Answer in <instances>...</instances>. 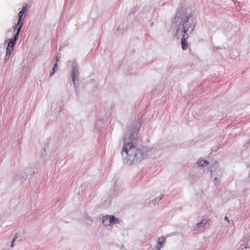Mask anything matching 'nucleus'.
I'll use <instances>...</instances> for the list:
<instances>
[{
    "label": "nucleus",
    "mask_w": 250,
    "mask_h": 250,
    "mask_svg": "<svg viewBox=\"0 0 250 250\" xmlns=\"http://www.w3.org/2000/svg\"><path fill=\"white\" fill-rule=\"evenodd\" d=\"M124 144L122 149V155L125 153L129 157L128 159L137 158L138 155H142V152L134 145L135 139L133 134L126 135L124 139Z\"/></svg>",
    "instance_id": "obj_1"
},
{
    "label": "nucleus",
    "mask_w": 250,
    "mask_h": 250,
    "mask_svg": "<svg viewBox=\"0 0 250 250\" xmlns=\"http://www.w3.org/2000/svg\"><path fill=\"white\" fill-rule=\"evenodd\" d=\"M22 27V23L18 27L17 33L15 34L13 40H10V42H9L8 45L6 48V55H10L14 50V46L15 45V42L18 40L19 36V33L21 31V29Z\"/></svg>",
    "instance_id": "obj_2"
},
{
    "label": "nucleus",
    "mask_w": 250,
    "mask_h": 250,
    "mask_svg": "<svg viewBox=\"0 0 250 250\" xmlns=\"http://www.w3.org/2000/svg\"><path fill=\"white\" fill-rule=\"evenodd\" d=\"M119 222L118 220L112 215H106L103 218V223L106 226H112L113 224Z\"/></svg>",
    "instance_id": "obj_3"
},
{
    "label": "nucleus",
    "mask_w": 250,
    "mask_h": 250,
    "mask_svg": "<svg viewBox=\"0 0 250 250\" xmlns=\"http://www.w3.org/2000/svg\"><path fill=\"white\" fill-rule=\"evenodd\" d=\"M187 22L183 24V37L181 39V47L183 50H186L188 48V44L187 40L188 38V35L186 34L187 30L186 29Z\"/></svg>",
    "instance_id": "obj_4"
},
{
    "label": "nucleus",
    "mask_w": 250,
    "mask_h": 250,
    "mask_svg": "<svg viewBox=\"0 0 250 250\" xmlns=\"http://www.w3.org/2000/svg\"><path fill=\"white\" fill-rule=\"evenodd\" d=\"M26 6H23L22 7V8L21 9V10L19 12V20H18V25H19V26L21 25V23L22 24V22L21 21V17L23 14V13L25 12V10H26Z\"/></svg>",
    "instance_id": "obj_5"
},
{
    "label": "nucleus",
    "mask_w": 250,
    "mask_h": 250,
    "mask_svg": "<svg viewBox=\"0 0 250 250\" xmlns=\"http://www.w3.org/2000/svg\"><path fill=\"white\" fill-rule=\"evenodd\" d=\"M165 241V238L163 237L159 238L158 241V245L156 247V250H160L162 247V244Z\"/></svg>",
    "instance_id": "obj_6"
},
{
    "label": "nucleus",
    "mask_w": 250,
    "mask_h": 250,
    "mask_svg": "<svg viewBox=\"0 0 250 250\" xmlns=\"http://www.w3.org/2000/svg\"><path fill=\"white\" fill-rule=\"evenodd\" d=\"M197 163L200 166H201L202 167L207 166L208 164L207 161L204 160H199L198 161Z\"/></svg>",
    "instance_id": "obj_7"
},
{
    "label": "nucleus",
    "mask_w": 250,
    "mask_h": 250,
    "mask_svg": "<svg viewBox=\"0 0 250 250\" xmlns=\"http://www.w3.org/2000/svg\"><path fill=\"white\" fill-rule=\"evenodd\" d=\"M78 73L77 70L75 68L73 69L72 71V77H73V82L74 84L75 83V77L77 76L76 73Z\"/></svg>",
    "instance_id": "obj_8"
},
{
    "label": "nucleus",
    "mask_w": 250,
    "mask_h": 250,
    "mask_svg": "<svg viewBox=\"0 0 250 250\" xmlns=\"http://www.w3.org/2000/svg\"><path fill=\"white\" fill-rule=\"evenodd\" d=\"M17 237H18V234H17V233H16V234L15 235V236H14V238H13V240H12V242H11V246L12 247H14V242H15V240L17 239Z\"/></svg>",
    "instance_id": "obj_9"
},
{
    "label": "nucleus",
    "mask_w": 250,
    "mask_h": 250,
    "mask_svg": "<svg viewBox=\"0 0 250 250\" xmlns=\"http://www.w3.org/2000/svg\"><path fill=\"white\" fill-rule=\"evenodd\" d=\"M57 69H58V66H57V63H56L54 64V67L53 68V72L50 73V76H52L53 74V73L57 70Z\"/></svg>",
    "instance_id": "obj_10"
},
{
    "label": "nucleus",
    "mask_w": 250,
    "mask_h": 250,
    "mask_svg": "<svg viewBox=\"0 0 250 250\" xmlns=\"http://www.w3.org/2000/svg\"><path fill=\"white\" fill-rule=\"evenodd\" d=\"M202 225H203V223L201 222L200 223L198 224L197 225V227L198 228H200L202 226Z\"/></svg>",
    "instance_id": "obj_11"
},
{
    "label": "nucleus",
    "mask_w": 250,
    "mask_h": 250,
    "mask_svg": "<svg viewBox=\"0 0 250 250\" xmlns=\"http://www.w3.org/2000/svg\"><path fill=\"white\" fill-rule=\"evenodd\" d=\"M59 59H60V57L57 56L56 57V63H57L58 62H59Z\"/></svg>",
    "instance_id": "obj_12"
},
{
    "label": "nucleus",
    "mask_w": 250,
    "mask_h": 250,
    "mask_svg": "<svg viewBox=\"0 0 250 250\" xmlns=\"http://www.w3.org/2000/svg\"><path fill=\"white\" fill-rule=\"evenodd\" d=\"M224 219L226 221H228V222H229V219L227 216H226Z\"/></svg>",
    "instance_id": "obj_13"
},
{
    "label": "nucleus",
    "mask_w": 250,
    "mask_h": 250,
    "mask_svg": "<svg viewBox=\"0 0 250 250\" xmlns=\"http://www.w3.org/2000/svg\"><path fill=\"white\" fill-rule=\"evenodd\" d=\"M249 144H250V140H249Z\"/></svg>",
    "instance_id": "obj_14"
}]
</instances>
